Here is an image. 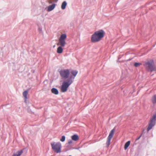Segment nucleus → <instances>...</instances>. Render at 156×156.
I'll use <instances>...</instances> for the list:
<instances>
[{
	"instance_id": "obj_2",
	"label": "nucleus",
	"mask_w": 156,
	"mask_h": 156,
	"mask_svg": "<svg viewBox=\"0 0 156 156\" xmlns=\"http://www.w3.org/2000/svg\"><path fill=\"white\" fill-rule=\"evenodd\" d=\"M105 34V32L102 30L95 32L92 35L91 41L93 43L100 41L104 37Z\"/></svg>"
},
{
	"instance_id": "obj_26",
	"label": "nucleus",
	"mask_w": 156,
	"mask_h": 156,
	"mask_svg": "<svg viewBox=\"0 0 156 156\" xmlns=\"http://www.w3.org/2000/svg\"><path fill=\"white\" fill-rule=\"evenodd\" d=\"M69 156H71V155H69Z\"/></svg>"
},
{
	"instance_id": "obj_12",
	"label": "nucleus",
	"mask_w": 156,
	"mask_h": 156,
	"mask_svg": "<svg viewBox=\"0 0 156 156\" xmlns=\"http://www.w3.org/2000/svg\"><path fill=\"white\" fill-rule=\"evenodd\" d=\"M51 91L52 93L55 94H58V91L56 88H53L51 90Z\"/></svg>"
},
{
	"instance_id": "obj_15",
	"label": "nucleus",
	"mask_w": 156,
	"mask_h": 156,
	"mask_svg": "<svg viewBox=\"0 0 156 156\" xmlns=\"http://www.w3.org/2000/svg\"><path fill=\"white\" fill-rule=\"evenodd\" d=\"M67 5V3L66 1L63 2L61 5V8L62 9H64L66 8V6Z\"/></svg>"
},
{
	"instance_id": "obj_10",
	"label": "nucleus",
	"mask_w": 156,
	"mask_h": 156,
	"mask_svg": "<svg viewBox=\"0 0 156 156\" xmlns=\"http://www.w3.org/2000/svg\"><path fill=\"white\" fill-rule=\"evenodd\" d=\"M55 5L56 4H53L51 5H49L48 7V11L49 12L55 8Z\"/></svg>"
},
{
	"instance_id": "obj_3",
	"label": "nucleus",
	"mask_w": 156,
	"mask_h": 156,
	"mask_svg": "<svg viewBox=\"0 0 156 156\" xmlns=\"http://www.w3.org/2000/svg\"><path fill=\"white\" fill-rule=\"evenodd\" d=\"M144 66L146 71L149 72H152L156 71L154 61L152 60H150L144 62Z\"/></svg>"
},
{
	"instance_id": "obj_25",
	"label": "nucleus",
	"mask_w": 156,
	"mask_h": 156,
	"mask_svg": "<svg viewBox=\"0 0 156 156\" xmlns=\"http://www.w3.org/2000/svg\"><path fill=\"white\" fill-rule=\"evenodd\" d=\"M58 1V0H56V1H55V2H57Z\"/></svg>"
},
{
	"instance_id": "obj_5",
	"label": "nucleus",
	"mask_w": 156,
	"mask_h": 156,
	"mask_svg": "<svg viewBox=\"0 0 156 156\" xmlns=\"http://www.w3.org/2000/svg\"><path fill=\"white\" fill-rule=\"evenodd\" d=\"M66 38V34H62L59 39V42L57 44V45L64 47L66 44L65 39Z\"/></svg>"
},
{
	"instance_id": "obj_6",
	"label": "nucleus",
	"mask_w": 156,
	"mask_h": 156,
	"mask_svg": "<svg viewBox=\"0 0 156 156\" xmlns=\"http://www.w3.org/2000/svg\"><path fill=\"white\" fill-rule=\"evenodd\" d=\"M72 71L70 72L69 70L68 69H64L61 70L59 72L60 75L62 78L67 79L69 77L70 73H71V72Z\"/></svg>"
},
{
	"instance_id": "obj_13",
	"label": "nucleus",
	"mask_w": 156,
	"mask_h": 156,
	"mask_svg": "<svg viewBox=\"0 0 156 156\" xmlns=\"http://www.w3.org/2000/svg\"><path fill=\"white\" fill-rule=\"evenodd\" d=\"M151 101L153 104H156V94L152 96Z\"/></svg>"
},
{
	"instance_id": "obj_1",
	"label": "nucleus",
	"mask_w": 156,
	"mask_h": 156,
	"mask_svg": "<svg viewBox=\"0 0 156 156\" xmlns=\"http://www.w3.org/2000/svg\"><path fill=\"white\" fill-rule=\"evenodd\" d=\"M78 73V71L76 70H72L71 74L72 76H70V78L66 81H64L61 86V91L62 92H66L69 86L72 83L73 80Z\"/></svg>"
},
{
	"instance_id": "obj_20",
	"label": "nucleus",
	"mask_w": 156,
	"mask_h": 156,
	"mask_svg": "<svg viewBox=\"0 0 156 156\" xmlns=\"http://www.w3.org/2000/svg\"><path fill=\"white\" fill-rule=\"evenodd\" d=\"M152 118L155 121V119H156V113L154 115H153V116Z\"/></svg>"
},
{
	"instance_id": "obj_17",
	"label": "nucleus",
	"mask_w": 156,
	"mask_h": 156,
	"mask_svg": "<svg viewBox=\"0 0 156 156\" xmlns=\"http://www.w3.org/2000/svg\"><path fill=\"white\" fill-rule=\"evenodd\" d=\"M141 65H142V63H137V62H135L134 65V66H135V67H138Z\"/></svg>"
},
{
	"instance_id": "obj_11",
	"label": "nucleus",
	"mask_w": 156,
	"mask_h": 156,
	"mask_svg": "<svg viewBox=\"0 0 156 156\" xmlns=\"http://www.w3.org/2000/svg\"><path fill=\"white\" fill-rule=\"evenodd\" d=\"M62 47L60 46L57 48V52L58 53L61 54L63 52V49L62 48Z\"/></svg>"
},
{
	"instance_id": "obj_18",
	"label": "nucleus",
	"mask_w": 156,
	"mask_h": 156,
	"mask_svg": "<svg viewBox=\"0 0 156 156\" xmlns=\"http://www.w3.org/2000/svg\"><path fill=\"white\" fill-rule=\"evenodd\" d=\"M23 153V151L22 150H21L20 151H17L16 152V153L17 154V156H20Z\"/></svg>"
},
{
	"instance_id": "obj_9",
	"label": "nucleus",
	"mask_w": 156,
	"mask_h": 156,
	"mask_svg": "<svg viewBox=\"0 0 156 156\" xmlns=\"http://www.w3.org/2000/svg\"><path fill=\"white\" fill-rule=\"evenodd\" d=\"M72 140L75 141H77L79 139V136L77 135L74 134L71 136Z\"/></svg>"
},
{
	"instance_id": "obj_22",
	"label": "nucleus",
	"mask_w": 156,
	"mask_h": 156,
	"mask_svg": "<svg viewBox=\"0 0 156 156\" xmlns=\"http://www.w3.org/2000/svg\"><path fill=\"white\" fill-rule=\"evenodd\" d=\"M142 135V134H141L139 137H138L137 138H136V140H138L139 139H140V137H141Z\"/></svg>"
},
{
	"instance_id": "obj_23",
	"label": "nucleus",
	"mask_w": 156,
	"mask_h": 156,
	"mask_svg": "<svg viewBox=\"0 0 156 156\" xmlns=\"http://www.w3.org/2000/svg\"><path fill=\"white\" fill-rule=\"evenodd\" d=\"M17 154L16 153H14L13 154V155H12V156H17Z\"/></svg>"
},
{
	"instance_id": "obj_7",
	"label": "nucleus",
	"mask_w": 156,
	"mask_h": 156,
	"mask_svg": "<svg viewBox=\"0 0 156 156\" xmlns=\"http://www.w3.org/2000/svg\"><path fill=\"white\" fill-rule=\"evenodd\" d=\"M115 131V130L114 129H112L110 131L109 136L107 138L106 144L107 146L108 147L109 146L110 143V141Z\"/></svg>"
},
{
	"instance_id": "obj_8",
	"label": "nucleus",
	"mask_w": 156,
	"mask_h": 156,
	"mask_svg": "<svg viewBox=\"0 0 156 156\" xmlns=\"http://www.w3.org/2000/svg\"><path fill=\"white\" fill-rule=\"evenodd\" d=\"M155 124V121L151 118L149 123L148 127L147 129V130L148 132L151 129Z\"/></svg>"
},
{
	"instance_id": "obj_24",
	"label": "nucleus",
	"mask_w": 156,
	"mask_h": 156,
	"mask_svg": "<svg viewBox=\"0 0 156 156\" xmlns=\"http://www.w3.org/2000/svg\"><path fill=\"white\" fill-rule=\"evenodd\" d=\"M49 3H52V2H51V1H50L49 2Z\"/></svg>"
},
{
	"instance_id": "obj_19",
	"label": "nucleus",
	"mask_w": 156,
	"mask_h": 156,
	"mask_svg": "<svg viewBox=\"0 0 156 156\" xmlns=\"http://www.w3.org/2000/svg\"><path fill=\"white\" fill-rule=\"evenodd\" d=\"M65 140V136H63L62 137V138L60 139V140L62 142H64Z\"/></svg>"
},
{
	"instance_id": "obj_16",
	"label": "nucleus",
	"mask_w": 156,
	"mask_h": 156,
	"mask_svg": "<svg viewBox=\"0 0 156 156\" xmlns=\"http://www.w3.org/2000/svg\"><path fill=\"white\" fill-rule=\"evenodd\" d=\"M130 144V141H127V142L125 144V146H124V149L125 150L129 146Z\"/></svg>"
},
{
	"instance_id": "obj_4",
	"label": "nucleus",
	"mask_w": 156,
	"mask_h": 156,
	"mask_svg": "<svg viewBox=\"0 0 156 156\" xmlns=\"http://www.w3.org/2000/svg\"><path fill=\"white\" fill-rule=\"evenodd\" d=\"M52 150L58 153L61 152L62 145L60 142H53L51 144Z\"/></svg>"
},
{
	"instance_id": "obj_21",
	"label": "nucleus",
	"mask_w": 156,
	"mask_h": 156,
	"mask_svg": "<svg viewBox=\"0 0 156 156\" xmlns=\"http://www.w3.org/2000/svg\"><path fill=\"white\" fill-rule=\"evenodd\" d=\"M68 143L69 144H71L73 143V141L72 140H69Z\"/></svg>"
},
{
	"instance_id": "obj_14",
	"label": "nucleus",
	"mask_w": 156,
	"mask_h": 156,
	"mask_svg": "<svg viewBox=\"0 0 156 156\" xmlns=\"http://www.w3.org/2000/svg\"><path fill=\"white\" fill-rule=\"evenodd\" d=\"M28 94V91L27 90L24 91L23 93V95L25 101H26L27 99V95Z\"/></svg>"
}]
</instances>
